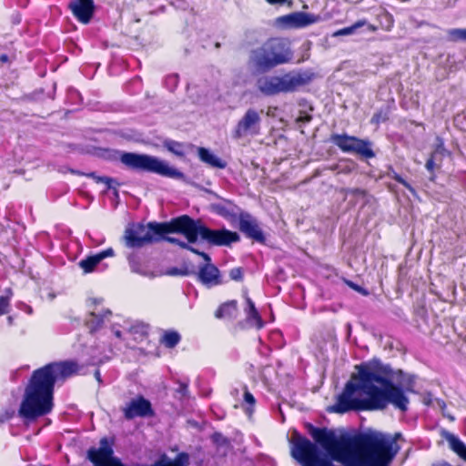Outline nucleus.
Returning a JSON list of instances; mask_svg holds the SVG:
<instances>
[{"label": "nucleus", "instance_id": "6ab92c4d", "mask_svg": "<svg viewBox=\"0 0 466 466\" xmlns=\"http://www.w3.org/2000/svg\"><path fill=\"white\" fill-rule=\"evenodd\" d=\"M238 315V303L237 300H229L223 303L215 312L217 319H225L232 320Z\"/></svg>", "mask_w": 466, "mask_h": 466}, {"label": "nucleus", "instance_id": "ddd939ff", "mask_svg": "<svg viewBox=\"0 0 466 466\" xmlns=\"http://www.w3.org/2000/svg\"><path fill=\"white\" fill-rule=\"evenodd\" d=\"M198 280L206 287L212 288L224 283L219 269L211 263V261H205L199 266L198 272Z\"/></svg>", "mask_w": 466, "mask_h": 466}, {"label": "nucleus", "instance_id": "603ef678", "mask_svg": "<svg viewBox=\"0 0 466 466\" xmlns=\"http://www.w3.org/2000/svg\"><path fill=\"white\" fill-rule=\"evenodd\" d=\"M442 414H443V416H445V417L449 418V419H450V420H451V421H453V420H455L453 416L449 415V414H446V413H445V411H444V412H442Z\"/></svg>", "mask_w": 466, "mask_h": 466}, {"label": "nucleus", "instance_id": "0eeeda50", "mask_svg": "<svg viewBox=\"0 0 466 466\" xmlns=\"http://www.w3.org/2000/svg\"><path fill=\"white\" fill-rule=\"evenodd\" d=\"M120 161L127 167L136 171L150 172L177 179L184 178L182 172L153 156L125 152L121 155Z\"/></svg>", "mask_w": 466, "mask_h": 466}, {"label": "nucleus", "instance_id": "4c0bfd02", "mask_svg": "<svg viewBox=\"0 0 466 466\" xmlns=\"http://www.w3.org/2000/svg\"><path fill=\"white\" fill-rule=\"evenodd\" d=\"M343 192H345L346 195H351L355 197H364L366 195L365 190L361 188H344Z\"/></svg>", "mask_w": 466, "mask_h": 466}, {"label": "nucleus", "instance_id": "a211bd4d", "mask_svg": "<svg viewBox=\"0 0 466 466\" xmlns=\"http://www.w3.org/2000/svg\"><path fill=\"white\" fill-rule=\"evenodd\" d=\"M351 153H356L365 158H372L375 154L371 148V143L369 140H364L354 137L351 146Z\"/></svg>", "mask_w": 466, "mask_h": 466}, {"label": "nucleus", "instance_id": "5701e85b", "mask_svg": "<svg viewBox=\"0 0 466 466\" xmlns=\"http://www.w3.org/2000/svg\"><path fill=\"white\" fill-rule=\"evenodd\" d=\"M354 137L347 134H334L331 136L330 140L343 152L351 153V146L353 143Z\"/></svg>", "mask_w": 466, "mask_h": 466}, {"label": "nucleus", "instance_id": "6e6552de", "mask_svg": "<svg viewBox=\"0 0 466 466\" xmlns=\"http://www.w3.org/2000/svg\"><path fill=\"white\" fill-rule=\"evenodd\" d=\"M263 110L248 108L238 119L231 130V137L235 140L255 137L261 133Z\"/></svg>", "mask_w": 466, "mask_h": 466}, {"label": "nucleus", "instance_id": "7c9ffc66", "mask_svg": "<svg viewBox=\"0 0 466 466\" xmlns=\"http://www.w3.org/2000/svg\"><path fill=\"white\" fill-rule=\"evenodd\" d=\"M86 177H92L96 182L97 183H105L106 185L107 188L113 187V185L116 183V181L108 177H100L96 176V173L91 172L88 174H85Z\"/></svg>", "mask_w": 466, "mask_h": 466}, {"label": "nucleus", "instance_id": "aec40b11", "mask_svg": "<svg viewBox=\"0 0 466 466\" xmlns=\"http://www.w3.org/2000/svg\"><path fill=\"white\" fill-rule=\"evenodd\" d=\"M199 159L212 167L225 168L227 163L205 147L198 148Z\"/></svg>", "mask_w": 466, "mask_h": 466}, {"label": "nucleus", "instance_id": "423d86ee", "mask_svg": "<svg viewBox=\"0 0 466 466\" xmlns=\"http://www.w3.org/2000/svg\"><path fill=\"white\" fill-rule=\"evenodd\" d=\"M313 74L308 71H291L283 76H262L257 79V88L266 96L291 93L298 87L309 84Z\"/></svg>", "mask_w": 466, "mask_h": 466}, {"label": "nucleus", "instance_id": "c03bdc74", "mask_svg": "<svg viewBox=\"0 0 466 466\" xmlns=\"http://www.w3.org/2000/svg\"><path fill=\"white\" fill-rule=\"evenodd\" d=\"M386 116L382 114V112H379L373 115L371 118L372 123L379 124L381 121H385Z\"/></svg>", "mask_w": 466, "mask_h": 466}, {"label": "nucleus", "instance_id": "6e6d98bb", "mask_svg": "<svg viewBox=\"0 0 466 466\" xmlns=\"http://www.w3.org/2000/svg\"><path fill=\"white\" fill-rule=\"evenodd\" d=\"M93 304L96 305L99 301L96 299L91 300Z\"/></svg>", "mask_w": 466, "mask_h": 466}, {"label": "nucleus", "instance_id": "de8ad7c7", "mask_svg": "<svg viewBox=\"0 0 466 466\" xmlns=\"http://www.w3.org/2000/svg\"><path fill=\"white\" fill-rule=\"evenodd\" d=\"M423 402L425 405L433 406L434 405V398H432L431 395H428L427 397L424 398Z\"/></svg>", "mask_w": 466, "mask_h": 466}, {"label": "nucleus", "instance_id": "4d7b16f0", "mask_svg": "<svg viewBox=\"0 0 466 466\" xmlns=\"http://www.w3.org/2000/svg\"><path fill=\"white\" fill-rule=\"evenodd\" d=\"M177 76H171V77H170V79H172V80H174V81H176V80H177Z\"/></svg>", "mask_w": 466, "mask_h": 466}, {"label": "nucleus", "instance_id": "dca6fc26", "mask_svg": "<svg viewBox=\"0 0 466 466\" xmlns=\"http://www.w3.org/2000/svg\"><path fill=\"white\" fill-rule=\"evenodd\" d=\"M115 252L112 248H108L97 254L88 256L85 259L79 261L80 268L85 273L92 272L95 268L106 258L113 257Z\"/></svg>", "mask_w": 466, "mask_h": 466}, {"label": "nucleus", "instance_id": "39448f33", "mask_svg": "<svg viewBox=\"0 0 466 466\" xmlns=\"http://www.w3.org/2000/svg\"><path fill=\"white\" fill-rule=\"evenodd\" d=\"M178 217L169 222H149L147 226L138 224L125 231L126 246L131 248H141L147 244L162 240L163 235L178 233L177 222Z\"/></svg>", "mask_w": 466, "mask_h": 466}, {"label": "nucleus", "instance_id": "3c124183", "mask_svg": "<svg viewBox=\"0 0 466 466\" xmlns=\"http://www.w3.org/2000/svg\"><path fill=\"white\" fill-rule=\"evenodd\" d=\"M0 61H1L2 63H5V62H7V61H8V56H7V55H5V54L1 55V56H0Z\"/></svg>", "mask_w": 466, "mask_h": 466}, {"label": "nucleus", "instance_id": "79ce46f5", "mask_svg": "<svg viewBox=\"0 0 466 466\" xmlns=\"http://www.w3.org/2000/svg\"><path fill=\"white\" fill-rule=\"evenodd\" d=\"M435 157L436 156L431 155V157L427 160L426 165H425L426 169L431 173H432L436 167V165L434 162Z\"/></svg>", "mask_w": 466, "mask_h": 466}, {"label": "nucleus", "instance_id": "9d476101", "mask_svg": "<svg viewBox=\"0 0 466 466\" xmlns=\"http://www.w3.org/2000/svg\"><path fill=\"white\" fill-rule=\"evenodd\" d=\"M319 20V15L311 13L293 12L291 14L277 17L275 20V25L280 29H297L313 25L318 23Z\"/></svg>", "mask_w": 466, "mask_h": 466}, {"label": "nucleus", "instance_id": "72a5a7b5", "mask_svg": "<svg viewBox=\"0 0 466 466\" xmlns=\"http://www.w3.org/2000/svg\"><path fill=\"white\" fill-rule=\"evenodd\" d=\"M229 277L232 280L240 281L243 279V271L241 268H234L229 271Z\"/></svg>", "mask_w": 466, "mask_h": 466}, {"label": "nucleus", "instance_id": "37998d69", "mask_svg": "<svg viewBox=\"0 0 466 466\" xmlns=\"http://www.w3.org/2000/svg\"><path fill=\"white\" fill-rule=\"evenodd\" d=\"M244 400L250 405H254L256 402L254 396L248 390L244 392Z\"/></svg>", "mask_w": 466, "mask_h": 466}, {"label": "nucleus", "instance_id": "864d4df0", "mask_svg": "<svg viewBox=\"0 0 466 466\" xmlns=\"http://www.w3.org/2000/svg\"><path fill=\"white\" fill-rule=\"evenodd\" d=\"M114 334H115V336H116V338H121V335H122L121 331H120V330H118V329H117V330H115V331H114Z\"/></svg>", "mask_w": 466, "mask_h": 466}, {"label": "nucleus", "instance_id": "7ed1b4c3", "mask_svg": "<svg viewBox=\"0 0 466 466\" xmlns=\"http://www.w3.org/2000/svg\"><path fill=\"white\" fill-rule=\"evenodd\" d=\"M292 58L289 40L271 37L250 50L248 66L253 75H264L279 66L289 64Z\"/></svg>", "mask_w": 466, "mask_h": 466}, {"label": "nucleus", "instance_id": "20e7f679", "mask_svg": "<svg viewBox=\"0 0 466 466\" xmlns=\"http://www.w3.org/2000/svg\"><path fill=\"white\" fill-rule=\"evenodd\" d=\"M177 227L178 233L184 235L189 243H196L198 237L212 246H230L240 239L239 235L235 231L225 228L211 229L187 215L178 217Z\"/></svg>", "mask_w": 466, "mask_h": 466}, {"label": "nucleus", "instance_id": "f257e3e1", "mask_svg": "<svg viewBox=\"0 0 466 466\" xmlns=\"http://www.w3.org/2000/svg\"><path fill=\"white\" fill-rule=\"evenodd\" d=\"M375 362L356 366L358 373L346 383L331 407L332 411L346 413L350 410H384L389 404L402 412L408 410V393H415L414 377L409 376L402 386L395 384L374 370L372 364Z\"/></svg>", "mask_w": 466, "mask_h": 466}, {"label": "nucleus", "instance_id": "5fc2aeb1", "mask_svg": "<svg viewBox=\"0 0 466 466\" xmlns=\"http://www.w3.org/2000/svg\"><path fill=\"white\" fill-rule=\"evenodd\" d=\"M7 320H8L9 325H11L13 323V318L12 317H8Z\"/></svg>", "mask_w": 466, "mask_h": 466}, {"label": "nucleus", "instance_id": "c756f323", "mask_svg": "<svg viewBox=\"0 0 466 466\" xmlns=\"http://www.w3.org/2000/svg\"><path fill=\"white\" fill-rule=\"evenodd\" d=\"M167 149L177 156L183 157L185 155L184 147L177 141H169L166 144Z\"/></svg>", "mask_w": 466, "mask_h": 466}, {"label": "nucleus", "instance_id": "cd10ccee", "mask_svg": "<svg viewBox=\"0 0 466 466\" xmlns=\"http://www.w3.org/2000/svg\"><path fill=\"white\" fill-rule=\"evenodd\" d=\"M364 24V21H359L352 25L351 26L344 27L334 32L333 36L350 35L353 34L359 27L362 26Z\"/></svg>", "mask_w": 466, "mask_h": 466}, {"label": "nucleus", "instance_id": "9b49d317", "mask_svg": "<svg viewBox=\"0 0 466 466\" xmlns=\"http://www.w3.org/2000/svg\"><path fill=\"white\" fill-rule=\"evenodd\" d=\"M123 413L127 420H132L137 417L146 418L154 414L150 401L143 396L132 399L124 408Z\"/></svg>", "mask_w": 466, "mask_h": 466}, {"label": "nucleus", "instance_id": "8fccbe9b", "mask_svg": "<svg viewBox=\"0 0 466 466\" xmlns=\"http://www.w3.org/2000/svg\"><path fill=\"white\" fill-rule=\"evenodd\" d=\"M95 378L96 380L100 383L102 380H101V375H100V371L98 370H96L95 371Z\"/></svg>", "mask_w": 466, "mask_h": 466}, {"label": "nucleus", "instance_id": "13d9d810", "mask_svg": "<svg viewBox=\"0 0 466 466\" xmlns=\"http://www.w3.org/2000/svg\"><path fill=\"white\" fill-rule=\"evenodd\" d=\"M382 371H383L384 373H387V372H388V370H387V367H385V368L382 370Z\"/></svg>", "mask_w": 466, "mask_h": 466}, {"label": "nucleus", "instance_id": "1a4fd4ad", "mask_svg": "<svg viewBox=\"0 0 466 466\" xmlns=\"http://www.w3.org/2000/svg\"><path fill=\"white\" fill-rule=\"evenodd\" d=\"M87 459L94 466H125L120 459L114 456V451L106 438L100 440L98 448L87 451Z\"/></svg>", "mask_w": 466, "mask_h": 466}, {"label": "nucleus", "instance_id": "473e14b6", "mask_svg": "<svg viewBox=\"0 0 466 466\" xmlns=\"http://www.w3.org/2000/svg\"><path fill=\"white\" fill-rule=\"evenodd\" d=\"M192 271L188 270L187 268H171L168 269L167 274L170 276H187L190 275Z\"/></svg>", "mask_w": 466, "mask_h": 466}, {"label": "nucleus", "instance_id": "2eb2a0df", "mask_svg": "<svg viewBox=\"0 0 466 466\" xmlns=\"http://www.w3.org/2000/svg\"><path fill=\"white\" fill-rule=\"evenodd\" d=\"M215 196L216 198H219L217 194H215ZM220 200L221 201L218 203H211L210 209L225 218H236L238 214L239 208L229 199L220 198Z\"/></svg>", "mask_w": 466, "mask_h": 466}, {"label": "nucleus", "instance_id": "412c9836", "mask_svg": "<svg viewBox=\"0 0 466 466\" xmlns=\"http://www.w3.org/2000/svg\"><path fill=\"white\" fill-rule=\"evenodd\" d=\"M247 308L245 309L247 314V321L255 326L258 329H260L264 326V322L261 319L254 302L248 297L246 298Z\"/></svg>", "mask_w": 466, "mask_h": 466}, {"label": "nucleus", "instance_id": "b1692460", "mask_svg": "<svg viewBox=\"0 0 466 466\" xmlns=\"http://www.w3.org/2000/svg\"><path fill=\"white\" fill-rule=\"evenodd\" d=\"M181 340L180 334L176 330H166L164 331L160 342L167 349L175 348Z\"/></svg>", "mask_w": 466, "mask_h": 466}, {"label": "nucleus", "instance_id": "a18cd8bd", "mask_svg": "<svg viewBox=\"0 0 466 466\" xmlns=\"http://www.w3.org/2000/svg\"><path fill=\"white\" fill-rule=\"evenodd\" d=\"M434 407L440 409L442 412L445 411V409H446V403L444 400H441V399H437L435 398L434 399Z\"/></svg>", "mask_w": 466, "mask_h": 466}, {"label": "nucleus", "instance_id": "49530a36", "mask_svg": "<svg viewBox=\"0 0 466 466\" xmlns=\"http://www.w3.org/2000/svg\"><path fill=\"white\" fill-rule=\"evenodd\" d=\"M177 391L180 393L182 396H187L188 392L187 384L180 382Z\"/></svg>", "mask_w": 466, "mask_h": 466}, {"label": "nucleus", "instance_id": "f8f14e48", "mask_svg": "<svg viewBox=\"0 0 466 466\" xmlns=\"http://www.w3.org/2000/svg\"><path fill=\"white\" fill-rule=\"evenodd\" d=\"M239 230L244 233L248 238L258 242L265 243V236L260 228L257 219L246 212L239 214Z\"/></svg>", "mask_w": 466, "mask_h": 466}, {"label": "nucleus", "instance_id": "4be33fe9", "mask_svg": "<svg viewBox=\"0 0 466 466\" xmlns=\"http://www.w3.org/2000/svg\"><path fill=\"white\" fill-rule=\"evenodd\" d=\"M442 436L449 442L451 449L466 461V445L451 432L444 431Z\"/></svg>", "mask_w": 466, "mask_h": 466}, {"label": "nucleus", "instance_id": "4468645a", "mask_svg": "<svg viewBox=\"0 0 466 466\" xmlns=\"http://www.w3.org/2000/svg\"><path fill=\"white\" fill-rule=\"evenodd\" d=\"M74 16L83 24H88L94 15L95 5L93 0H74L68 5Z\"/></svg>", "mask_w": 466, "mask_h": 466}, {"label": "nucleus", "instance_id": "f704fd0d", "mask_svg": "<svg viewBox=\"0 0 466 466\" xmlns=\"http://www.w3.org/2000/svg\"><path fill=\"white\" fill-rule=\"evenodd\" d=\"M9 296H1L0 297V315L6 313L9 307Z\"/></svg>", "mask_w": 466, "mask_h": 466}, {"label": "nucleus", "instance_id": "58836bf2", "mask_svg": "<svg viewBox=\"0 0 466 466\" xmlns=\"http://www.w3.org/2000/svg\"><path fill=\"white\" fill-rule=\"evenodd\" d=\"M186 249L190 250L191 252L200 256L204 259V261H211V258L208 254L203 251H199L198 249L191 247L189 243L187 244V248H186Z\"/></svg>", "mask_w": 466, "mask_h": 466}, {"label": "nucleus", "instance_id": "c9c22d12", "mask_svg": "<svg viewBox=\"0 0 466 466\" xmlns=\"http://www.w3.org/2000/svg\"><path fill=\"white\" fill-rule=\"evenodd\" d=\"M162 239H164L169 243L176 244L185 249H186V248H187V244H188V242L187 243L184 242V241H182L178 238H173V237H166L165 235H163Z\"/></svg>", "mask_w": 466, "mask_h": 466}, {"label": "nucleus", "instance_id": "2f4dec72", "mask_svg": "<svg viewBox=\"0 0 466 466\" xmlns=\"http://www.w3.org/2000/svg\"><path fill=\"white\" fill-rule=\"evenodd\" d=\"M211 439H212V441L218 446H228V439L220 432H215L211 436Z\"/></svg>", "mask_w": 466, "mask_h": 466}, {"label": "nucleus", "instance_id": "09e8293b", "mask_svg": "<svg viewBox=\"0 0 466 466\" xmlns=\"http://www.w3.org/2000/svg\"><path fill=\"white\" fill-rule=\"evenodd\" d=\"M269 5H283L288 0H266Z\"/></svg>", "mask_w": 466, "mask_h": 466}, {"label": "nucleus", "instance_id": "bb28decb", "mask_svg": "<svg viewBox=\"0 0 466 466\" xmlns=\"http://www.w3.org/2000/svg\"><path fill=\"white\" fill-rule=\"evenodd\" d=\"M447 34L450 41L466 42V28H451L447 31Z\"/></svg>", "mask_w": 466, "mask_h": 466}, {"label": "nucleus", "instance_id": "ea45409f", "mask_svg": "<svg viewBox=\"0 0 466 466\" xmlns=\"http://www.w3.org/2000/svg\"><path fill=\"white\" fill-rule=\"evenodd\" d=\"M346 284L350 287L352 289L358 291L359 293L362 294V295H368L369 292L362 287H360V285L350 281V280H345Z\"/></svg>", "mask_w": 466, "mask_h": 466}, {"label": "nucleus", "instance_id": "f3484780", "mask_svg": "<svg viewBox=\"0 0 466 466\" xmlns=\"http://www.w3.org/2000/svg\"><path fill=\"white\" fill-rule=\"evenodd\" d=\"M110 315L111 311L109 309L104 310L94 308L86 320V326L91 332H94L102 326L105 319Z\"/></svg>", "mask_w": 466, "mask_h": 466}, {"label": "nucleus", "instance_id": "393cba45", "mask_svg": "<svg viewBox=\"0 0 466 466\" xmlns=\"http://www.w3.org/2000/svg\"><path fill=\"white\" fill-rule=\"evenodd\" d=\"M164 461L166 466H187L189 464V456L186 452H180L174 460H169L167 457L160 459Z\"/></svg>", "mask_w": 466, "mask_h": 466}, {"label": "nucleus", "instance_id": "a19ab883", "mask_svg": "<svg viewBox=\"0 0 466 466\" xmlns=\"http://www.w3.org/2000/svg\"><path fill=\"white\" fill-rule=\"evenodd\" d=\"M445 151L446 150L444 148L443 140L440 137H437L436 148H435L434 152L432 153V155L433 156H437L438 154L443 155Z\"/></svg>", "mask_w": 466, "mask_h": 466}, {"label": "nucleus", "instance_id": "a878e982", "mask_svg": "<svg viewBox=\"0 0 466 466\" xmlns=\"http://www.w3.org/2000/svg\"><path fill=\"white\" fill-rule=\"evenodd\" d=\"M354 167L355 165L353 162L342 160L339 163L331 166L329 169L332 171H337L338 173L349 174L354 169Z\"/></svg>", "mask_w": 466, "mask_h": 466}, {"label": "nucleus", "instance_id": "f03ea898", "mask_svg": "<svg viewBox=\"0 0 466 466\" xmlns=\"http://www.w3.org/2000/svg\"><path fill=\"white\" fill-rule=\"evenodd\" d=\"M81 367L73 360L55 361L33 371L25 389L19 415L29 420L48 414L53 408L55 384L75 374Z\"/></svg>", "mask_w": 466, "mask_h": 466}, {"label": "nucleus", "instance_id": "e433bc0d", "mask_svg": "<svg viewBox=\"0 0 466 466\" xmlns=\"http://www.w3.org/2000/svg\"><path fill=\"white\" fill-rule=\"evenodd\" d=\"M392 177H393V179L395 181H397L400 184L403 185L412 194L415 193V189L404 178H402L401 176H400L399 174L395 173Z\"/></svg>", "mask_w": 466, "mask_h": 466}, {"label": "nucleus", "instance_id": "c85d7f7f", "mask_svg": "<svg viewBox=\"0 0 466 466\" xmlns=\"http://www.w3.org/2000/svg\"><path fill=\"white\" fill-rule=\"evenodd\" d=\"M127 260L132 272L140 275H146V271L142 269L138 258L136 255L128 256Z\"/></svg>", "mask_w": 466, "mask_h": 466}]
</instances>
